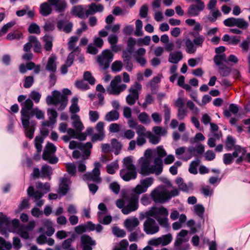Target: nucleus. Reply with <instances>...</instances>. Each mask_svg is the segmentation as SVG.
Returning a JSON list of instances; mask_svg holds the SVG:
<instances>
[{"label":"nucleus","instance_id":"obj_1","mask_svg":"<svg viewBox=\"0 0 250 250\" xmlns=\"http://www.w3.org/2000/svg\"><path fill=\"white\" fill-rule=\"evenodd\" d=\"M113 59V54L109 50L106 49L102 51L100 55L97 56V62L99 67L103 70H107Z\"/></svg>","mask_w":250,"mask_h":250},{"label":"nucleus","instance_id":"obj_2","mask_svg":"<svg viewBox=\"0 0 250 250\" xmlns=\"http://www.w3.org/2000/svg\"><path fill=\"white\" fill-rule=\"evenodd\" d=\"M124 199L127 204L122 209L123 213L128 214L137 209L139 200L137 195L130 194L125 195L124 196Z\"/></svg>","mask_w":250,"mask_h":250},{"label":"nucleus","instance_id":"obj_3","mask_svg":"<svg viewBox=\"0 0 250 250\" xmlns=\"http://www.w3.org/2000/svg\"><path fill=\"white\" fill-rule=\"evenodd\" d=\"M121 81L122 78L120 75H117L114 78L110 83V89H107L109 94L118 95L126 89V85L125 84L118 85Z\"/></svg>","mask_w":250,"mask_h":250},{"label":"nucleus","instance_id":"obj_4","mask_svg":"<svg viewBox=\"0 0 250 250\" xmlns=\"http://www.w3.org/2000/svg\"><path fill=\"white\" fill-rule=\"evenodd\" d=\"M95 167L93 169L92 172H87L83 176V179L84 181H93L97 183L101 182V179L100 177V167L101 166L99 162H95L94 163Z\"/></svg>","mask_w":250,"mask_h":250},{"label":"nucleus","instance_id":"obj_5","mask_svg":"<svg viewBox=\"0 0 250 250\" xmlns=\"http://www.w3.org/2000/svg\"><path fill=\"white\" fill-rule=\"evenodd\" d=\"M141 89V84L137 82H135L134 84L130 87L128 90L130 93L126 97V103L128 104L132 105L135 104L136 100L139 99L138 90H140Z\"/></svg>","mask_w":250,"mask_h":250},{"label":"nucleus","instance_id":"obj_6","mask_svg":"<svg viewBox=\"0 0 250 250\" xmlns=\"http://www.w3.org/2000/svg\"><path fill=\"white\" fill-rule=\"evenodd\" d=\"M21 121L22 120H26L31 113V110L34 108V103L32 100L28 98L23 102L21 104Z\"/></svg>","mask_w":250,"mask_h":250},{"label":"nucleus","instance_id":"obj_7","mask_svg":"<svg viewBox=\"0 0 250 250\" xmlns=\"http://www.w3.org/2000/svg\"><path fill=\"white\" fill-rule=\"evenodd\" d=\"M150 196L155 203H164L170 199V196L168 192L159 191L156 189L151 192Z\"/></svg>","mask_w":250,"mask_h":250},{"label":"nucleus","instance_id":"obj_8","mask_svg":"<svg viewBox=\"0 0 250 250\" xmlns=\"http://www.w3.org/2000/svg\"><path fill=\"white\" fill-rule=\"evenodd\" d=\"M172 240V235L170 233H168L157 238L151 239L148 241V243L151 246H158L161 244L165 246L169 244Z\"/></svg>","mask_w":250,"mask_h":250},{"label":"nucleus","instance_id":"obj_9","mask_svg":"<svg viewBox=\"0 0 250 250\" xmlns=\"http://www.w3.org/2000/svg\"><path fill=\"white\" fill-rule=\"evenodd\" d=\"M159 230V226L152 218H148L144 223V230L147 234H153L158 232Z\"/></svg>","mask_w":250,"mask_h":250},{"label":"nucleus","instance_id":"obj_10","mask_svg":"<svg viewBox=\"0 0 250 250\" xmlns=\"http://www.w3.org/2000/svg\"><path fill=\"white\" fill-rule=\"evenodd\" d=\"M140 164V170L139 173L144 176L149 175L153 173L152 171V166H150V162L147 158H144L143 157L141 159Z\"/></svg>","mask_w":250,"mask_h":250},{"label":"nucleus","instance_id":"obj_11","mask_svg":"<svg viewBox=\"0 0 250 250\" xmlns=\"http://www.w3.org/2000/svg\"><path fill=\"white\" fill-rule=\"evenodd\" d=\"M81 243L83 250H92V247L96 244V241L87 234H83L81 236Z\"/></svg>","mask_w":250,"mask_h":250},{"label":"nucleus","instance_id":"obj_12","mask_svg":"<svg viewBox=\"0 0 250 250\" xmlns=\"http://www.w3.org/2000/svg\"><path fill=\"white\" fill-rule=\"evenodd\" d=\"M38 119H43L44 118L43 112L40 110L38 107L33 108L29 115V117H27L26 120H22V125L24 127L27 126L29 124L30 120L34 116Z\"/></svg>","mask_w":250,"mask_h":250},{"label":"nucleus","instance_id":"obj_13","mask_svg":"<svg viewBox=\"0 0 250 250\" xmlns=\"http://www.w3.org/2000/svg\"><path fill=\"white\" fill-rule=\"evenodd\" d=\"M47 1L58 13L64 12L67 8V3L64 0H47Z\"/></svg>","mask_w":250,"mask_h":250},{"label":"nucleus","instance_id":"obj_14","mask_svg":"<svg viewBox=\"0 0 250 250\" xmlns=\"http://www.w3.org/2000/svg\"><path fill=\"white\" fill-rule=\"evenodd\" d=\"M205 6L204 2H200V4H191L188 8V14L190 16H197L200 12L204 9Z\"/></svg>","mask_w":250,"mask_h":250},{"label":"nucleus","instance_id":"obj_15","mask_svg":"<svg viewBox=\"0 0 250 250\" xmlns=\"http://www.w3.org/2000/svg\"><path fill=\"white\" fill-rule=\"evenodd\" d=\"M52 96L48 95L46 98V102L48 105L53 104L57 105L60 103L61 93L58 90H54L52 92Z\"/></svg>","mask_w":250,"mask_h":250},{"label":"nucleus","instance_id":"obj_16","mask_svg":"<svg viewBox=\"0 0 250 250\" xmlns=\"http://www.w3.org/2000/svg\"><path fill=\"white\" fill-rule=\"evenodd\" d=\"M104 10V6L101 4L96 5L95 3H92L88 6V9L85 11V15L88 17L96 12H101Z\"/></svg>","mask_w":250,"mask_h":250},{"label":"nucleus","instance_id":"obj_17","mask_svg":"<svg viewBox=\"0 0 250 250\" xmlns=\"http://www.w3.org/2000/svg\"><path fill=\"white\" fill-rule=\"evenodd\" d=\"M120 176L125 181H129L131 179H135L137 177V172L135 170H127L122 169L120 170Z\"/></svg>","mask_w":250,"mask_h":250},{"label":"nucleus","instance_id":"obj_18","mask_svg":"<svg viewBox=\"0 0 250 250\" xmlns=\"http://www.w3.org/2000/svg\"><path fill=\"white\" fill-rule=\"evenodd\" d=\"M37 122L35 120H31L29 122V124L28 125L24 127L23 126V127L25 129V134L26 137L29 138L30 139H31L33 138L34 132L35 130V126L37 125Z\"/></svg>","mask_w":250,"mask_h":250},{"label":"nucleus","instance_id":"obj_19","mask_svg":"<svg viewBox=\"0 0 250 250\" xmlns=\"http://www.w3.org/2000/svg\"><path fill=\"white\" fill-rule=\"evenodd\" d=\"M65 21L61 20L57 22V27L60 30H62L65 33H69L71 32L73 24L71 22H68L65 25Z\"/></svg>","mask_w":250,"mask_h":250},{"label":"nucleus","instance_id":"obj_20","mask_svg":"<svg viewBox=\"0 0 250 250\" xmlns=\"http://www.w3.org/2000/svg\"><path fill=\"white\" fill-rule=\"evenodd\" d=\"M139 224V221L136 217L127 219L125 221V225L128 231H133Z\"/></svg>","mask_w":250,"mask_h":250},{"label":"nucleus","instance_id":"obj_21","mask_svg":"<svg viewBox=\"0 0 250 250\" xmlns=\"http://www.w3.org/2000/svg\"><path fill=\"white\" fill-rule=\"evenodd\" d=\"M56 60V57H50L48 59L47 63L45 67L46 70L50 72L56 73L57 71V64Z\"/></svg>","mask_w":250,"mask_h":250},{"label":"nucleus","instance_id":"obj_22","mask_svg":"<svg viewBox=\"0 0 250 250\" xmlns=\"http://www.w3.org/2000/svg\"><path fill=\"white\" fill-rule=\"evenodd\" d=\"M28 40L33 44L34 51L36 53H41L42 45L37 38L35 36H30L28 37Z\"/></svg>","mask_w":250,"mask_h":250},{"label":"nucleus","instance_id":"obj_23","mask_svg":"<svg viewBox=\"0 0 250 250\" xmlns=\"http://www.w3.org/2000/svg\"><path fill=\"white\" fill-rule=\"evenodd\" d=\"M51 5L47 2H43L40 5V12L43 16H47L50 15L52 11Z\"/></svg>","mask_w":250,"mask_h":250},{"label":"nucleus","instance_id":"obj_24","mask_svg":"<svg viewBox=\"0 0 250 250\" xmlns=\"http://www.w3.org/2000/svg\"><path fill=\"white\" fill-rule=\"evenodd\" d=\"M183 54L181 51H177L175 53H170L168 58L169 62L173 63H177L183 59Z\"/></svg>","mask_w":250,"mask_h":250},{"label":"nucleus","instance_id":"obj_25","mask_svg":"<svg viewBox=\"0 0 250 250\" xmlns=\"http://www.w3.org/2000/svg\"><path fill=\"white\" fill-rule=\"evenodd\" d=\"M204 146L203 145H197L195 147L190 146L188 148V152L194 156H196L195 152L199 154H202L204 152Z\"/></svg>","mask_w":250,"mask_h":250},{"label":"nucleus","instance_id":"obj_26","mask_svg":"<svg viewBox=\"0 0 250 250\" xmlns=\"http://www.w3.org/2000/svg\"><path fill=\"white\" fill-rule=\"evenodd\" d=\"M67 179L66 178H63L62 182L60 186L58 193L61 196L65 195L69 190V187L67 184Z\"/></svg>","mask_w":250,"mask_h":250},{"label":"nucleus","instance_id":"obj_27","mask_svg":"<svg viewBox=\"0 0 250 250\" xmlns=\"http://www.w3.org/2000/svg\"><path fill=\"white\" fill-rule=\"evenodd\" d=\"M43 41L45 42L44 48L46 51H50L52 50L53 44V37L49 35H45L43 37Z\"/></svg>","mask_w":250,"mask_h":250},{"label":"nucleus","instance_id":"obj_28","mask_svg":"<svg viewBox=\"0 0 250 250\" xmlns=\"http://www.w3.org/2000/svg\"><path fill=\"white\" fill-rule=\"evenodd\" d=\"M119 118V113L116 110H112L107 113L105 116V120L111 122L117 120Z\"/></svg>","mask_w":250,"mask_h":250},{"label":"nucleus","instance_id":"obj_29","mask_svg":"<svg viewBox=\"0 0 250 250\" xmlns=\"http://www.w3.org/2000/svg\"><path fill=\"white\" fill-rule=\"evenodd\" d=\"M71 13L74 15L77 16L81 19H83L84 17L83 8L81 5H78L73 7L71 10Z\"/></svg>","mask_w":250,"mask_h":250},{"label":"nucleus","instance_id":"obj_30","mask_svg":"<svg viewBox=\"0 0 250 250\" xmlns=\"http://www.w3.org/2000/svg\"><path fill=\"white\" fill-rule=\"evenodd\" d=\"M194 39L193 40V42L197 46L202 47L203 43L205 41V37L200 35L199 33L197 32L193 34Z\"/></svg>","mask_w":250,"mask_h":250},{"label":"nucleus","instance_id":"obj_31","mask_svg":"<svg viewBox=\"0 0 250 250\" xmlns=\"http://www.w3.org/2000/svg\"><path fill=\"white\" fill-rule=\"evenodd\" d=\"M185 45L186 46V51L188 53L192 54L196 51L197 47L189 39L186 40Z\"/></svg>","mask_w":250,"mask_h":250},{"label":"nucleus","instance_id":"obj_32","mask_svg":"<svg viewBox=\"0 0 250 250\" xmlns=\"http://www.w3.org/2000/svg\"><path fill=\"white\" fill-rule=\"evenodd\" d=\"M112 146L115 149L114 154L117 155L119 154L122 148V145L117 139L113 138L111 140Z\"/></svg>","mask_w":250,"mask_h":250},{"label":"nucleus","instance_id":"obj_33","mask_svg":"<svg viewBox=\"0 0 250 250\" xmlns=\"http://www.w3.org/2000/svg\"><path fill=\"white\" fill-rule=\"evenodd\" d=\"M145 136L148 138L149 142L153 145L158 144L161 140L160 136L152 134L150 131L146 132Z\"/></svg>","mask_w":250,"mask_h":250},{"label":"nucleus","instance_id":"obj_34","mask_svg":"<svg viewBox=\"0 0 250 250\" xmlns=\"http://www.w3.org/2000/svg\"><path fill=\"white\" fill-rule=\"evenodd\" d=\"M236 140L232 136L229 135L227 137L225 142V146L227 150L229 151L232 149L235 146Z\"/></svg>","mask_w":250,"mask_h":250},{"label":"nucleus","instance_id":"obj_35","mask_svg":"<svg viewBox=\"0 0 250 250\" xmlns=\"http://www.w3.org/2000/svg\"><path fill=\"white\" fill-rule=\"evenodd\" d=\"M52 173V170L51 167L45 165H43L41 168V177L42 178L46 177H49Z\"/></svg>","mask_w":250,"mask_h":250},{"label":"nucleus","instance_id":"obj_36","mask_svg":"<svg viewBox=\"0 0 250 250\" xmlns=\"http://www.w3.org/2000/svg\"><path fill=\"white\" fill-rule=\"evenodd\" d=\"M47 114L49 116V120L51 125H54L56 122V118L58 116V113L54 108H49L47 110Z\"/></svg>","mask_w":250,"mask_h":250},{"label":"nucleus","instance_id":"obj_37","mask_svg":"<svg viewBox=\"0 0 250 250\" xmlns=\"http://www.w3.org/2000/svg\"><path fill=\"white\" fill-rule=\"evenodd\" d=\"M124 165L128 170H136V167L132 164V159L130 157H126L124 159Z\"/></svg>","mask_w":250,"mask_h":250},{"label":"nucleus","instance_id":"obj_38","mask_svg":"<svg viewBox=\"0 0 250 250\" xmlns=\"http://www.w3.org/2000/svg\"><path fill=\"white\" fill-rule=\"evenodd\" d=\"M248 23L244 19L236 18L235 26H237L242 30H245L248 28Z\"/></svg>","mask_w":250,"mask_h":250},{"label":"nucleus","instance_id":"obj_39","mask_svg":"<svg viewBox=\"0 0 250 250\" xmlns=\"http://www.w3.org/2000/svg\"><path fill=\"white\" fill-rule=\"evenodd\" d=\"M213 61L217 65L220 66L221 65L224 64L222 62V61L227 62L226 55L225 53L220 55H216L213 58Z\"/></svg>","mask_w":250,"mask_h":250},{"label":"nucleus","instance_id":"obj_40","mask_svg":"<svg viewBox=\"0 0 250 250\" xmlns=\"http://www.w3.org/2000/svg\"><path fill=\"white\" fill-rule=\"evenodd\" d=\"M135 39L132 37L129 38L127 42V47L126 51H127L130 54L133 53L134 50V46L135 45Z\"/></svg>","mask_w":250,"mask_h":250},{"label":"nucleus","instance_id":"obj_41","mask_svg":"<svg viewBox=\"0 0 250 250\" xmlns=\"http://www.w3.org/2000/svg\"><path fill=\"white\" fill-rule=\"evenodd\" d=\"M146 191L147 189L146 188L143 187L141 184H138L133 189L132 192H131L130 194L137 195V197L139 199V195L146 192Z\"/></svg>","mask_w":250,"mask_h":250},{"label":"nucleus","instance_id":"obj_42","mask_svg":"<svg viewBox=\"0 0 250 250\" xmlns=\"http://www.w3.org/2000/svg\"><path fill=\"white\" fill-rule=\"evenodd\" d=\"M119 168V165L117 161L113 162L106 166L107 172L110 174H113L115 172V170Z\"/></svg>","mask_w":250,"mask_h":250},{"label":"nucleus","instance_id":"obj_43","mask_svg":"<svg viewBox=\"0 0 250 250\" xmlns=\"http://www.w3.org/2000/svg\"><path fill=\"white\" fill-rule=\"evenodd\" d=\"M218 71L222 76L227 77L230 74L231 69L224 64L219 66Z\"/></svg>","mask_w":250,"mask_h":250},{"label":"nucleus","instance_id":"obj_44","mask_svg":"<svg viewBox=\"0 0 250 250\" xmlns=\"http://www.w3.org/2000/svg\"><path fill=\"white\" fill-rule=\"evenodd\" d=\"M5 225L8 228L11 225V221L9 218L4 215L2 212H0V228L2 225Z\"/></svg>","mask_w":250,"mask_h":250},{"label":"nucleus","instance_id":"obj_45","mask_svg":"<svg viewBox=\"0 0 250 250\" xmlns=\"http://www.w3.org/2000/svg\"><path fill=\"white\" fill-rule=\"evenodd\" d=\"M138 118L139 121L143 124H148L150 122L149 116L146 112H142L138 116Z\"/></svg>","mask_w":250,"mask_h":250},{"label":"nucleus","instance_id":"obj_46","mask_svg":"<svg viewBox=\"0 0 250 250\" xmlns=\"http://www.w3.org/2000/svg\"><path fill=\"white\" fill-rule=\"evenodd\" d=\"M200 161L198 159L191 162L188 169V171L190 173L193 174H196L197 173V167L200 164Z\"/></svg>","mask_w":250,"mask_h":250},{"label":"nucleus","instance_id":"obj_47","mask_svg":"<svg viewBox=\"0 0 250 250\" xmlns=\"http://www.w3.org/2000/svg\"><path fill=\"white\" fill-rule=\"evenodd\" d=\"M28 31L30 34H39L41 32L39 26L34 23H31L28 27Z\"/></svg>","mask_w":250,"mask_h":250},{"label":"nucleus","instance_id":"obj_48","mask_svg":"<svg viewBox=\"0 0 250 250\" xmlns=\"http://www.w3.org/2000/svg\"><path fill=\"white\" fill-rule=\"evenodd\" d=\"M123 67V63L121 61H115L111 65L112 72H118L120 71Z\"/></svg>","mask_w":250,"mask_h":250},{"label":"nucleus","instance_id":"obj_49","mask_svg":"<svg viewBox=\"0 0 250 250\" xmlns=\"http://www.w3.org/2000/svg\"><path fill=\"white\" fill-rule=\"evenodd\" d=\"M30 207L29 199L24 198L20 203L18 207L19 211H21L25 208H29Z\"/></svg>","mask_w":250,"mask_h":250},{"label":"nucleus","instance_id":"obj_50","mask_svg":"<svg viewBox=\"0 0 250 250\" xmlns=\"http://www.w3.org/2000/svg\"><path fill=\"white\" fill-rule=\"evenodd\" d=\"M61 104L60 106L58 107V110L59 111L63 110L67 105L68 103L67 97L64 95H61L60 98V103Z\"/></svg>","mask_w":250,"mask_h":250},{"label":"nucleus","instance_id":"obj_51","mask_svg":"<svg viewBox=\"0 0 250 250\" xmlns=\"http://www.w3.org/2000/svg\"><path fill=\"white\" fill-rule=\"evenodd\" d=\"M72 242L73 239L71 238L65 240L62 243V248L65 250H75L73 247H71Z\"/></svg>","mask_w":250,"mask_h":250},{"label":"nucleus","instance_id":"obj_52","mask_svg":"<svg viewBox=\"0 0 250 250\" xmlns=\"http://www.w3.org/2000/svg\"><path fill=\"white\" fill-rule=\"evenodd\" d=\"M83 79L86 81L91 85H94L95 83V78L92 76V74L89 71H85L83 74Z\"/></svg>","mask_w":250,"mask_h":250},{"label":"nucleus","instance_id":"obj_53","mask_svg":"<svg viewBox=\"0 0 250 250\" xmlns=\"http://www.w3.org/2000/svg\"><path fill=\"white\" fill-rule=\"evenodd\" d=\"M102 214V213L101 212H98V221L99 222L104 225H108L112 221V217L110 215H106L104 217L103 220H101V215Z\"/></svg>","mask_w":250,"mask_h":250},{"label":"nucleus","instance_id":"obj_54","mask_svg":"<svg viewBox=\"0 0 250 250\" xmlns=\"http://www.w3.org/2000/svg\"><path fill=\"white\" fill-rule=\"evenodd\" d=\"M161 80L159 77H154L150 83V87L153 93H155L156 90V84L160 82Z\"/></svg>","mask_w":250,"mask_h":250},{"label":"nucleus","instance_id":"obj_55","mask_svg":"<svg viewBox=\"0 0 250 250\" xmlns=\"http://www.w3.org/2000/svg\"><path fill=\"white\" fill-rule=\"evenodd\" d=\"M75 85L78 88L83 90H87L90 88L89 85L83 80L77 81L75 83Z\"/></svg>","mask_w":250,"mask_h":250},{"label":"nucleus","instance_id":"obj_56","mask_svg":"<svg viewBox=\"0 0 250 250\" xmlns=\"http://www.w3.org/2000/svg\"><path fill=\"white\" fill-rule=\"evenodd\" d=\"M34 78L33 76H25L23 86L25 88H30L33 84Z\"/></svg>","mask_w":250,"mask_h":250},{"label":"nucleus","instance_id":"obj_57","mask_svg":"<svg viewBox=\"0 0 250 250\" xmlns=\"http://www.w3.org/2000/svg\"><path fill=\"white\" fill-rule=\"evenodd\" d=\"M22 36L21 32H11L7 34L6 39L8 40L12 41L15 39H20Z\"/></svg>","mask_w":250,"mask_h":250},{"label":"nucleus","instance_id":"obj_58","mask_svg":"<svg viewBox=\"0 0 250 250\" xmlns=\"http://www.w3.org/2000/svg\"><path fill=\"white\" fill-rule=\"evenodd\" d=\"M153 179L151 177H148L141 180L140 184L147 189L148 188L153 184Z\"/></svg>","mask_w":250,"mask_h":250},{"label":"nucleus","instance_id":"obj_59","mask_svg":"<svg viewBox=\"0 0 250 250\" xmlns=\"http://www.w3.org/2000/svg\"><path fill=\"white\" fill-rule=\"evenodd\" d=\"M16 24V21H11L7 23L4 24L0 29L2 34H5L7 32L8 30Z\"/></svg>","mask_w":250,"mask_h":250},{"label":"nucleus","instance_id":"obj_60","mask_svg":"<svg viewBox=\"0 0 250 250\" xmlns=\"http://www.w3.org/2000/svg\"><path fill=\"white\" fill-rule=\"evenodd\" d=\"M194 208L196 214L199 217H202L205 212V208L203 205L198 204L195 205Z\"/></svg>","mask_w":250,"mask_h":250},{"label":"nucleus","instance_id":"obj_61","mask_svg":"<svg viewBox=\"0 0 250 250\" xmlns=\"http://www.w3.org/2000/svg\"><path fill=\"white\" fill-rule=\"evenodd\" d=\"M156 216H160L159 215L164 216V217L168 215V211L167 209L163 207L160 208L155 207Z\"/></svg>","mask_w":250,"mask_h":250},{"label":"nucleus","instance_id":"obj_62","mask_svg":"<svg viewBox=\"0 0 250 250\" xmlns=\"http://www.w3.org/2000/svg\"><path fill=\"white\" fill-rule=\"evenodd\" d=\"M233 160V158H232V156L231 153H225L223 155V162L226 165H230L231 164Z\"/></svg>","mask_w":250,"mask_h":250},{"label":"nucleus","instance_id":"obj_63","mask_svg":"<svg viewBox=\"0 0 250 250\" xmlns=\"http://www.w3.org/2000/svg\"><path fill=\"white\" fill-rule=\"evenodd\" d=\"M113 232L114 235L119 237H124L125 236V232L123 229H121L118 227L113 228Z\"/></svg>","mask_w":250,"mask_h":250},{"label":"nucleus","instance_id":"obj_64","mask_svg":"<svg viewBox=\"0 0 250 250\" xmlns=\"http://www.w3.org/2000/svg\"><path fill=\"white\" fill-rule=\"evenodd\" d=\"M105 137L104 133H95L91 137V141L95 142L97 141H102Z\"/></svg>","mask_w":250,"mask_h":250}]
</instances>
